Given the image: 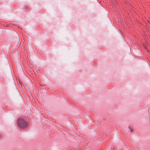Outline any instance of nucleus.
Instances as JSON below:
<instances>
[{"mask_svg":"<svg viewBox=\"0 0 150 150\" xmlns=\"http://www.w3.org/2000/svg\"><path fill=\"white\" fill-rule=\"evenodd\" d=\"M132 129H131V131H132Z\"/></svg>","mask_w":150,"mask_h":150,"instance_id":"obj_2","label":"nucleus"},{"mask_svg":"<svg viewBox=\"0 0 150 150\" xmlns=\"http://www.w3.org/2000/svg\"><path fill=\"white\" fill-rule=\"evenodd\" d=\"M18 125L21 129H25L27 128L28 125V123L24 119L19 118L17 121Z\"/></svg>","mask_w":150,"mask_h":150,"instance_id":"obj_1","label":"nucleus"}]
</instances>
